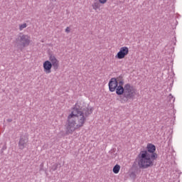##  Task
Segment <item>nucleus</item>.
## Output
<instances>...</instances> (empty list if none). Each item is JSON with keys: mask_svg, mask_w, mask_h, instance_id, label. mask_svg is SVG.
<instances>
[{"mask_svg": "<svg viewBox=\"0 0 182 182\" xmlns=\"http://www.w3.org/2000/svg\"><path fill=\"white\" fill-rule=\"evenodd\" d=\"M93 113V107L75 105L68 115L66 123L67 134H72L75 130L83 127L86 119Z\"/></svg>", "mask_w": 182, "mask_h": 182, "instance_id": "obj_1", "label": "nucleus"}, {"mask_svg": "<svg viewBox=\"0 0 182 182\" xmlns=\"http://www.w3.org/2000/svg\"><path fill=\"white\" fill-rule=\"evenodd\" d=\"M146 149L141 151L138 154V166L144 170L154 166V161L157 160L159 155L156 153V145L148 144Z\"/></svg>", "mask_w": 182, "mask_h": 182, "instance_id": "obj_2", "label": "nucleus"}, {"mask_svg": "<svg viewBox=\"0 0 182 182\" xmlns=\"http://www.w3.org/2000/svg\"><path fill=\"white\" fill-rule=\"evenodd\" d=\"M124 85V80L118 82V87L116 94L120 97L121 103H127L129 100H132L136 96V89L130 83Z\"/></svg>", "mask_w": 182, "mask_h": 182, "instance_id": "obj_3", "label": "nucleus"}, {"mask_svg": "<svg viewBox=\"0 0 182 182\" xmlns=\"http://www.w3.org/2000/svg\"><path fill=\"white\" fill-rule=\"evenodd\" d=\"M31 38L28 35L21 34L16 39L15 46L18 50H23L24 48L29 46Z\"/></svg>", "mask_w": 182, "mask_h": 182, "instance_id": "obj_4", "label": "nucleus"}, {"mask_svg": "<svg viewBox=\"0 0 182 182\" xmlns=\"http://www.w3.org/2000/svg\"><path fill=\"white\" fill-rule=\"evenodd\" d=\"M28 140L29 139L28 138V134H25L24 135L23 134L20 136L18 141V148L20 150H23V149L26 147Z\"/></svg>", "mask_w": 182, "mask_h": 182, "instance_id": "obj_5", "label": "nucleus"}, {"mask_svg": "<svg viewBox=\"0 0 182 182\" xmlns=\"http://www.w3.org/2000/svg\"><path fill=\"white\" fill-rule=\"evenodd\" d=\"M108 86L109 92L117 91V87H119V82H117V79H116V77L111 78L108 83Z\"/></svg>", "mask_w": 182, "mask_h": 182, "instance_id": "obj_6", "label": "nucleus"}, {"mask_svg": "<svg viewBox=\"0 0 182 182\" xmlns=\"http://www.w3.org/2000/svg\"><path fill=\"white\" fill-rule=\"evenodd\" d=\"M127 55H129V48L124 46L119 49V51L117 53L115 58L117 59H124Z\"/></svg>", "mask_w": 182, "mask_h": 182, "instance_id": "obj_7", "label": "nucleus"}, {"mask_svg": "<svg viewBox=\"0 0 182 182\" xmlns=\"http://www.w3.org/2000/svg\"><path fill=\"white\" fill-rule=\"evenodd\" d=\"M49 60L54 70H58L59 68V60L56 59V57L53 54H49Z\"/></svg>", "mask_w": 182, "mask_h": 182, "instance_id": "obj_8", "label": "nucleus"}, {"mask_svg": "<svg viewBox=\"0 0 182 182\" xmlns=\"http://www.w3.org/2000/svg\"><path fill=\"white\" fill-rule=\"evenodd\" d=\"M43 67L45 73H50L52 72V63L50 61L46 60L43 64Z\"/></svg>", "mask_w": 182, "mask_h": 182, "instance_id": "obj_9", "label": "nucleus"}, {"mask_svg": "<svg viewBox=\"0 0 182 182\" xmlns=\"http://www.w3.org/2000/svg\"><path fill=\"white\" fill-rule=\"evenodd\" d=\"M132 171L129 174V177L131 178H136V171L139 170V166H137V163L134 162V164L132 165Z\"/></svg>", "mask_w": 182, "mask_h": 182, "instance_id": "obj_10", "label": "nucleus"}, {"mask_svg": "<svg viewBox=\"0 0 182 182\" xmlns=\"http://www.w3.org/2000/svg\"><path fill=\"white\" fill-rule=\"evenodd\" d=\"M113 173L114 174H118L119 171H120V165L116 164L112 169Z\"/></svg>", "mask_w": 182, "mask_h": 182, "instance_id": "obj_11", "label": "nucleus"}, {"mask_svg": "<svg viewBox=\"0 0 182 182\" xmlns=\"http://www.w3.org/2000/svg\"><path fill=\"white\" fill-rule=\"evenodd\" d=\"M92 8L96 11V9H100V1H95L92 4Z\"/></svg>", "mask_w": 182, "mask_h": 182, "instance_id": "obj_12", "label": "nucleus"}, {"mask_svg": "<svg viewBox=\"0 0 182 182\" xmlns=\"http://www.w3.org/2000/svg\"><path fill=\"white\" fill-rule=\"evenodd\" d=\"M59 166H60V164H59V163H55V164H53V165L50 167L52 171H56V170H58V168L59 167Z\"/></svg>", "mask_w": 182, "mask_h": 182, "instance_id": "obj_13", "label": "nucleus"}, {"mask_svg": "<svg viewBox=\"0 0 182 182\" xmlns=\"http://www.w3.org/2000/svg\"><path fill=\"white\" fill-rule=\"evenodd\" d=\"M26 26H28V25L26 24V23H24L19 26V30L22 31L23 29H25V28H26Z\"/></svg>", "mask_w": 182, "mask_h": 182, "instance_id": "obj_14", "label": "nucleus"}, {"mask_svg": "<svg viewBox=\"0 0 182 182\" xmlns=\"http://www.w3.org/2000/svg\"><path fill=\"white\" fill-rule=\"evenodd\" d=\"M116 79H117V82H121L122 80H124V79H123V75H120Z\"/></svg>", "mask_w": 182, "mask_h": 182, "instance_id": "obj_15", "label": "nucleus"}, {"mask_svg": "<svg viewBox=\"0 0 182 182\" xmlns=\"http://www.w3.org/2000/svg\"><path fill=\"white\" fill-rule=\"evenodd\" d=\"M6 150V144H4L1 149V154L4 153V151Z\"/></svg>", "mask_w": 182, "mask_h": 182, "instance_id": "obj_16", "label": "nucleus"}, {"mask_svg": "<svg viewBox=\"0 0 182 182\" xmlns=\"http://www.w3.org/2000/svg\"><path fill=\"white\" fill-rule=\"evenodd\" d=\"M100 4H106L107 2V0H99Z\"/></svg>", "mask_w": 182, "mask_h": 182, "instance_id": "obj_17", "label": "nucleus"}, {"mask_svg": "<svg viewBox=\"0 0 182 182\" xmlns=\"http://www.w3.org/2000/svg\"><path fill=\"white\" fill-rule=\"evenodd\" d=\"M65 32H67L68 33H69V32H70V28L69 27H67L65 28Z\"/></svg>", "mask_w": 182, "mask_h": 182, "instance_id": "obj_18", "label": "nucleus"}, {"mask_svg": "<svg viewBox=\"0 0 182 182\" xmlns=\"http://www.w3.org/2000/svg\"><path fill=\"white\" fill-rule=\"evenodd\" d=\"M168 97H169V100H171V99H174V97H173V96L171 95V94H170V95H168Z\"/></svg>", "mask_w": 182, "mask_h": 182, "instance_id": "obj_19", "label": "nucleus"}, {"mask_svg": "<svg viewBox=\"0 0 182 182\" xmlns=\"http://www.w3.org/2000/svg\"><path fill=\"white\" fill-rule=\"evenodd\" d=\"M7 122H8L9 123L12 122V119H7Z\"/></svg>", "mask_w": 182, "mask_h": 182, "instance_id": "obj_20", "label": "nucleus"}, {"mask_svg": "<svg viewBox=\"0 0 182 182\" xmlns=\"http://www.w3.org/2000/svg\"><path fill=\"white\" fill-rule=\"evenodd\" d=\"M109 153H110V154H113V153H114V151H113V149H112L109 151Z\"/></svg>", "mask_w": 182, "mask_h": 182, "instance_id": "obj_21", "label": "nucleus"}, {"mask_svg": "<svg viewBox=\"0 0 182 182\" xmlns=\"http://www.w3.org/2000/svg\"><path fill=\"white\" fill-rule=\"evenodd\" d=\"M41 167H43V164H41Z\"/></svg>", "mask_w": 182, "mask_h": 182, "instance_id": "obj_22", "label": "nucleus"}, {"mask_svg": "<svg viewBox=\"0 0 182 182\" xmlns=\"http://www.w3.org/2000/svg\"><path fill=\"white\" fill-rule=\"evenodd\" d=\"M174 100H176V98H173V102H174Z\"/></svg>", "mask_w": 182, "mask_h": 182, "instance_id": "obj_23", "label": "nucleus"}]
</instances>
